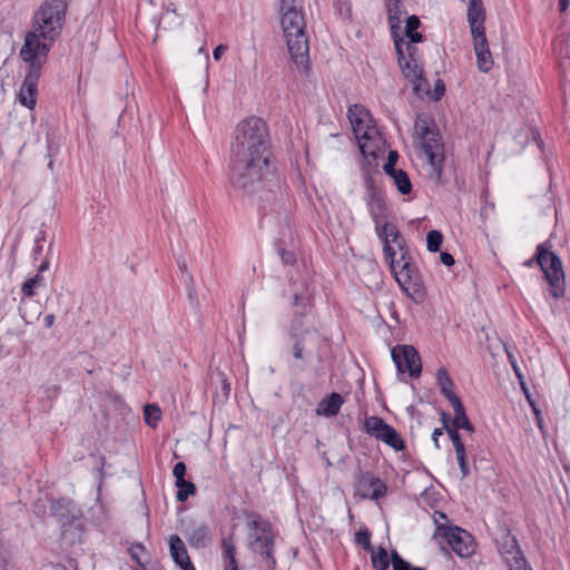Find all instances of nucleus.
<instances>
[{
	"mask_svg": "<svg viewBox=\"0 0 570 570\" xmlns=\"http://www.w3.org/2000/svg\"><path fill=\"white\" fill-rule=\"evenodd\" d=\"M67 0H45L33 16L32 30L23 46L30 43V55L47 60L52 42L60 36L65 23Z\"/></svg>",
	"mask_w": 570,
	"mask_h": 570,
	"instance_id": "f257e3e1",
	"label": "nucleus"
},
{
	"mask_svg": "<svg viewBox=\"0 0 570 570\" xmlns=\"http://www.w3.org/2000/svg\"><path fill=\"white\" fill-rule=\"evenodd\" d=\"M379 238L384 243V254L395 274V279L409 295L421 294L422 282L416 267L410 263L405 239L390 223L375 227Z\"/></svg>",
	"mask_w": 570,
	"mask_h": 570,
	"instance_id": "f03ea898",
	"label": "nucleus"
},
{
	"mask_svg": "<svg viewBox=\"0 0 570 570\" xmlns=\"http://www.w3.org/2000/svg\"><path fill=\"white\" fill-rule=\"evenodd\" d=\"M387 10V21L391 35L397 53V60L403 75L413 83L414 90L420 92L422 85L426 83L422 77L423 69L416 59L417 50L411 45L407 46V55L403 50L404 37L401 36V24L406 14L403 0H385Z\"/></svg>",
	"mask_w": 570,
	"mask_h": 570,
	"instance_id": "7ed1b4c3",
	"label": "nucleus"
},
{
	"mask_svg": "<svg viewBox=\"0 0 570 570\" xmlns=\"http://www.w3.org/2000/svg\"><path fill=\"white\" fill-rule=\"evenodd\" d=\"M232 158L271 159L268 130L261 118L249 117L237 125L232 142Z\"/></svg>",
	"mask_w": 570,
	"mask_h": 570,
	"instance_id": "20e7f679",
	"label": "nucleus"
},
{
	"mask_svg": "<svg viewBox=\"0 0 570 570\" xmlns=\"http://www.w3.org/2000/svg\"><path fill=\"white\" fill-rule=\"evenodd\" d=\"M272 174L269 160L230 158L229 183L234 189L244 195L257 193L264 180Z\"/></svg>",
	"mask_w": 570,
	"mask_h": 570,
	"instance_id": "39448f33",
	"label": "nucleus"
},
{
	"mask_svg": "<svg viewBox=\"0 0 570 570\" xmlns=\"http://www.w3.org/2000/svg\"><path fill=\"white\" fill-rule=\"evenodd\" d=\"M347 117L362 155L376 158L381 150L382 137L376 127L372 125L370 112L361 105H353L348 108Z\"/></svg>",
	"mask_w": 570,
	"mask_h": 570,
	"instance_id": "423d86ee",
	"label": "nucleus"
},
{
	"mask_svg": "<svg viewBox=\"0 0 570 570\" xmlns=\"http://www.w3.org/2000/svg\"><path fill=\"white\" fill-rule=\"evenodd\" d=\"M415 132L421 140L422 153L428 159L429 177L439 183L443 174L444 147L439 132L430 128L425 118L419 116L415 120Z\"/></svg>",
	"mask_w": 570,
	"mask_h": 570,
	"instance_id": "0eeeda50",
	"label": "nucleus"
},
{
	"mask_svg": "<svg viewBox=\"0 0 570 570\" xmlns=\"http://www.w3.org/2000/svg\"><path fill=\"white\" fill-rule=\"evenodd\" d=\"M50 511L61 528V537L69 544L80 542L83 534L82 511L70 499L61 498L51 501Z\"/></svg>",
	"mask_w": 570,
	"mask_h": 570,
	"instance_id": "6e6552de",
	"label": "nucleus"
},
{
	"mask_svg": "<svg viewBox=\"0 0 570 570\" xmlns=\"http://www.w3.org/2000/svg\"><path fill=\"white\" fill-rule=\"evenodd\" d=\"M537 261L541 267L544 277L550 286V294L554 298L564 295V273L561 259L551 250L547 249L543 244L538 245L535 256L528 259L524 265L530 267Z\"/></svg>",
	"mask_w": 570,
	"mask_h": 570,
	"instance_id": "1a4fd4ad",
	"label": "nucleus"
},
{
	"mask_svg": "<svg viewBox=\"0 0 570 570\" xmlns=\"http://www.w3.org/2000/svg\"><path fill=\"white\" fill-rule=\"evenodd\" d=\"M247 527L248 548L253 552L259 553L262 558L267 562L269 569L275 568L276 561L273 556L274 535L269 521L264 520L261 515L255 514L253 520L247 522Z\"/></svg>",
	"mask_w": 570,
	"mask_h": 570,
	"instance_id": "9d476101",
	"label": "nucleus"
},
{
	"mask_svg": "<svg viewBox=\"0 0 570 570\" xmlns=\"http://www.w3.org/2000/svg\"><path fill=\"white\" fill-rule=\"evenodd\" d=\"M30 43L22 46L20 50L21 59L29 65L28 72L18 92L19 102L29 108L33 109L36 106V97L38 91V81L41 75L42 66L46 59L42 56L35 57L30 55Z\"/></svg>",
	"mask_w": 570,
	"mask_h": 570,
	"instance_id": "9b49d317",
	"label": "nucleus"
},
{
	"mask_svg": "<svg viewBox=\"0 0 570 570\" xmlns=\"http://www.w3.org/2000/svg\"><path fill=\"white\" fill-rule=\"evenodd\" d=\"M364 430L376 440L382 441L395 451H402L405 448L404 441L399 432L383 419L370 416L365 419Z\"/></svg>",
	"mask_w": 570,
	"mask_h": 570,
	"instance_id": "f8f14e48",
	"label": "nucleus"
},
{
	"mask_svg": "<svg viewBox=\"0 0 570 570\" xmlns=\"http://www.w3.org/2000/svg\"><path fill=\"white\" fill-rule=\"evenodd\" d=\"M438 532L459 557L466 558L474 552L473 538L465 530L458 527H439Z\"/></svg>",
	"mask_w": 570,
	"mask_h": 570,
	"instance_id": "ddd939ff",
	"label": "nucleus"
},
{
	"mask_svg": "<svg viewBox=\"0 0 570 570\" xmlns=\"http://www.w3.org/2000/svg\"><path fill=\"white\" fill-rule=\"evenodd\" d=\"M391 356L400 373H410L412 377H419L422 364L417 351L411 345H396L391 351Z\"/></svg>",
	"mask_w": 570,
	"mask_h": 570,
	"instance_id": "4468645a",
	"label": "nucleus"
},
{
	"mask_svg": "<svg viewBox=\"0 0 570 570\" xmlns=\"http://www.w3.org/2000/svg\"><path fill=\"white\" fill-rule=\"evenodd\" d=\"M288 52L297 69L306 70L308 67V42L304 33L285 36Z\"/></svg>",
	"mask_w": 570,
	"mask_h": 570,
	"instance_id": "2eb2a0df",
	"label": "nucleus"
},
{
	"mask_svg": "<svg viewBox=\"0 0 570 570\" xmlns=\"http://www.w3.org/2000/svg\"><path fill=\"white\" fill-rule=\"evenodd\" d=\"M366 194L365 200L367 204L368 212L375 223V227L380 225V220L385 217V203L380 193V190L375 187L372 178L366 177Z\"/></svg>",
	"mask_w": 570,
	"mask_h": 570,
	"instance_id": "dca6fc26",
	"label": "nucleus"
},
{
	"mask_svg": "<svg viewBox=\"0 0 570 570\" xmlns=\"http://www.w3.org/2000/svg\"><path fill=\"white\" fill-rule=\"evenodd\" d=\"M500 553L509 569L514 567L515 570H519L520 564L523 566L524 562H527L519 548L517 539L509 534L503 538V543L500 547Z\"/></svg>",
	"mask_w": 570,
	"mask_h": 570,
	"instance_id": "f3484780",
	"label": "nucleus"
},
{
	"mask_svg": "<svg viewBox=\"0 0 570 570\" xmlns=\"http://www.w3.org/2000/svg\"><path fill=\"white\" fill-rule=\"evenodd\" d=\"M485 9L482 0H469L468 22L472 37L485 35L484 30Z\"/></svg>",
	"mask_w": 570,
	"mask_h": 570,
	"instance_id": "a211bd4d",
	"label": "nucleus"
},
{
	"mask_svg": "<svg viewBox=\"0 0 570 570\" xmlns=\"http://www.w3.org/2000/svg\"><path fill=\"white\" fill-rule=\"evenodd\" d=\"M473 46L476 56L478 68L482 72H488L493 67V59L489 49L485 35L474 36Z\"/></svg>",
	"mask_w": 570,
	"mask_h": 570,
	"instance_id": "6ab92c4d",
	"label": "nucleus"
},
{
	"mask_svg": "<svg viewBox=\"0 0 570 570\" xmlns=\"http://www.w3.org/2000/svg\"><path fill=\"white\" fill-rule=\"evenodd\" d=\"M170 556L175 563L183 570H195L188 556L184 541L178 535H171L169 539Z\"/></svg>",
	"mask_w": 570,
	"mask_h": 570,
	"instance_id": "aec40b11",
	"label": "nucleus"
},
{
	"mask_svg": "<svg viewBox=\"0 0 570 570\" xmlns=\"http://www.w3.org/2000/svg\"><path fill=\"white\" fill-rule=\"evenodd\" d=\"M284 36L304 33L305 22L301 11H288L281 19Z\"/></svg>",
	"mask_w": 570,
	"mask_h": 570,
	"instance_id": "412c9836",
	"label": "nucleus"
},
{
	"mask_svg": "<svg viewBox=\"0 0 570 570\" xmlns=\"http://www.w3.org/2000/svg\"><path fill=\"white\" fill-rule=\"evenodd\" d=\"M361 488L372 489L371 493H362L363 498H368L372 500H379L386 494V485L377 478L372 474H364L360 480Z\"/></svg>",
	"mask_w": 570,
	"mask_h": 570,
	"instance_id": "4be33fe9",
	"label": "nucleus"
},
{
	"mask_svg": "<svg viewBox=\"0 0 570 570\" xmlns=\"http://www.w3.org/2000/svg\"><path fill=\"white\" fill-rule=\"evenodd\" d=\"M343 402V396L333 392L318 403L316 413L326 417L334 416L340 412Z\"/></svg>",
	"mask_w": 570,
	"mask_h": 570,
	"instance_id": "5701e85b",
	"label": "nucleus"
},
{
	"mask_svg": "<svg viewBox=\"0 0 570 570\" xmlns=\"http://www.w3.org/2000/svg\"><path fill=\"white\" fill-rule=\"evenodd\" d=\"M405 28H404V37L407 39V42L404 41L403 50L405 52V56L407 55V46L411 45L414 47L415 43L422 41V35L417 31L421 22L419 17L416 16H410L405 20Z\"/></svg>",
	"mask_w": 570,
	"mask_h": 570,
	"instance_id": "b1692460",
	"label": "nucleus"
},
{
	"mask_svg": "<svg viewBox=\"0 0 570 570\" xmlns=\"http://www.w3.org/2000/svg\"><path fill=\"white\" fill-rule=\"evenodd\" d=\"M436 379L441 393L449 400L450 404L453 405L455 401H461L453 391V382L444 367H440L436 372Z\"/></svg>",
	"mask_w": 570,
	"mask_h": 570,
	"instance_id": "393cba45",
	"label": "nucleus"
},
{
	"mask_svg": "<svg viewBox=\"0 0 570 570\" xmlns=\"http://www.w3.org/2000/svg\"><path fill=\"white\" fill-rule=\"evenodd\" d=\"M454 411V417L452 420V429H455L458 432L460 429L465 430L470 433L474 432V428L471 424L464 406L461 401H455V403L452 405Z\"/></svg>",
	"mask_w": 570,
	"mask_h": 570,
	"instance_id": "a878e982",
	"label": "nucleus"
},
{
	"mask_svg": "<svg viewBox=\"0 0 570 570\" xmlns=\"http://www.w3.org/2000/svg\"><path fill=\"white\" fill-rule=\"evenodd\" d=\"M188 541L190 546L195 548H205L208 546L212 541V533L208 525L200 524L194 528L189 533Z\"/></svg>",
	"mask_w": 570,
	"mask_h": 570,
	"instance_id": "bb28decb",
	"label": "nucleus"
},
{
	"mask_svg": "<svg viewBox=\"0 0 570 570\" xmlns=\"http://www.w3.org/2000/svg\"><path fill=\"white\" fill-rule=\"evenodd\" d=\"M222 548L223 558L225 561V570H239L235 558L236 548L232 534L223 539Z\"/></svg>",
	"mask_w": 570,
	"mask_h": 570,
	"instance_id": "cd10ccee",
	"label": "nucleus"
},
{
	"mask_svg": "<svg viewBox=\"0 0 570 570\" xmlns=\"http://www.w3.org/2000/svg\"><path fill=\"white\" fill-rule=\"evenodd\" d=\"M179 268L181 271L183 282L187 288L188 298L194 305H198V298L196 294L194 277L191 273L188 272L185 263L179 264Z\"/></svg>",
	"mask_w": 570,
	"mask_h": 570,
	"instance_id": "c85d7f7f",
	"label": "nucleus"
},
{
	"mask_svg": "<svg viewBox=\"0 0 570 570\" xmlns=\"http://www.w3.org/2000/svg\"><path fill=\"white\" fill-rule=\"evenodd\" d=\"M391 178L393 180V184L396 186L397 190L401 194L407 195L411 193L412 184L410 181L407 174L404 170H397V173Z\"/></svg>",
	"mask_w": 570,
	"mask_h": 570,
	"instance_id": "c756f323",
	"label": "nucleus"
},
{
	"mask_svg": "<svg viewBox=\"0 0 570 570\" xmlns=\"http://www.w3.org/2000/svg\"><path fill=\"white\" fill-rule=\"evenodd\" d=\"M372 564L376 570H387L390 567V560L387 551L384 548H379L376 552L372 551Z\"/></svg>",
	"mask_w": 570,
	"mask_h": 570,
	"instance_id": "7c9ffc66",
	"label": "nucleus"
},
{
	"mask_svg": "<svg viewBox=\"0 0 570 570\" xmlns=\"http://www.w3.org/2000/svg\"><path fill=\"white\" fill-rule=\"evenodd\" d=\"M175 485L178 488L176 498L179 502L186 501L196 491L195 484L190 481L183 480V482H175Z\"/></svg>",
	"mask_w": 570,
	"mask_h": 570,
	"instance_id": "2f4dec72",
	"label": "nucleus"
},
{
	"mask_svg": "<svg viewBox=\"0 0 570 570\" xmlns=\"http://www.w3.org/2000/svg\"><path fill=\"white\" fill-rule=\"evenodd\" d=\"M144 415L146 423L149 426L155 428L160 420V409L157 405L148 404L144 409Z\"/></svg>",
	"mask_w": 570,
	"mask_h": 570,
	"instance_id": "473e14b6",
	"label": "nucleus"
},
{
	"mask_svg": "<svg viewBox=\"0 0 570 570\" xmlns=\"http://www.w3.org/2000/svg\"><path fill=\"white\" fill-rule=\"evenodd\" d=\"M443 242V236L439 230H430L426 235V247L430 252H439Z\"/></svg>",
	"mask_w": 570,
	"mask_h": 570,
	"instance_id": "72a5a7b5",
	"label": "nucleus"
},
{
	"mask_svg": "<svg viewBox=\"0 0 570 570\" xmlns=\"http://www.w3.org/2000/svg\"><path fill=\"white\" fill-rule=\"evenodd\" d=\"M293 299L294 305L296 306L305 305V303L309 299L308 289L305 284L302 283L297 288L294 289Z\"/></svg>",
	"mask_w": 570,
	"mask_h": 570,
	"instance_id": "f704fd0d",
	"label": "nucleus"
},
{
	"mask_svg": "<svg viewBox=\"0 0 570 570\" xmlns=\"http://www.w3.org/2000/svg\"><path fill=\"white\" fill-rule=\"evenodd\" d=\"M448 434L452 441L455 454L465 452V446L460 433L455 429H448Z\"/></svg>",
	"mask_w": 570,
	"mask_h": 570,
	"instance_id": "c9c22d12",
	"label": "nucleus"
},
{
	"mask_svg": "<svg viewBox=\"0 0 570 570\" xmlns=\"http://www.w3.org/2000/svg\"><path fill=\"white\" fill-rule=\"evenodd\" d=\"M355 542L362 546L364 550L372 551L370 532L367 529H361L355 533Z\"/></svg>",
	"mask_w": 570,
	"mask_h": 570,
	"instance_id": "e433bc0d",
	"label": "nucleus"
},
{
	"mask_svg": "<svg viewBox=\"0 0 570 570\" xmlns=\"http://www.w3.org/2000/svg\"><path fill=\"white\" fill-rule=\"evenodd\" d=\"M391 562L393 566V570H404V569H409L410 566H412L410 562H407L403 558H401L395 550L392 551V553H391Z\"/></svg>",
	"mask_w": 570,
	"mask_h": 570,
	"instance_id": "4c0bfd02",
	"label": "nucleus"
},
{
	"mask_svg": "<svg viewBox=\"0 0 570 570\" xmlns=\"http://www.w3.org/2000/svg\"><path fill=\"white\" fill-rule=\"evenodd\" d=\"M41 287L37 285V281L28 278L21 286V292L24 296L32 297L36 295V289Z\"/></svg>",
	"mask_w": 570,
	"mask_h": 570,
	"instance_id": "58836bf2",
	"label": "nucleus"
},
{
	"mask_svg": "<svg viewBox=\"0 0 570 570\" xmlns=\"http://www.w3.org/2000/svg\"><path fill=\"white\" fill-rule=\"evenodd\" d=\"M59 141L55 136L47 135V157L53 158L59 151Z\"/></svg>",
	"mask_w": 570,
	"mask_h": 570,
	"instance_id": "ea45409f",
	"label": "nucleus"
},
{
	"mask_svg": "<svg viewBox=\"0 0 570 570\" xmlns=\"http://www.w3.org/2000/svg\"><path fill=\"white\" fill-rule=\"evenodd\" d=\"M299 0H281V14L288 11H301Z\"/></svg>",
	"mask_w": 570,
	"mask_h": 570,
	"instance_id": "a19ab883",
	"label": "nucleus"
},
{
	"mask_svg": "<svg viewBox=\"0 0 570 570\" xmlns=\"http://www.w3.org/2000/svg\"><path fill=\"white\" fill-rule=\"evenodd\" d=\"M504 348H505V352H507V356H508L509 363L511 364L515 376L518 377V380H522L523 379V374L521 372L520 366L518 365L515 355L513 354V352L509 347L505 346Z\"/></svg>",
	"mask_w": 570,
	"mask_h": 570,
	"instance_id": "79ce46f5",
	"label": "nucleus"
},
{
	"mask_svg": "<svg viewBox=\"0 0 570 570\" xmlns=\"http://www.w3.org/2000/svg\"><path fill=\"white\" fill-rule=\"evenodd\" d=\"M278 252V255L282 259V262L285 264V265H294L295 262H296V255L294 252L292 250H286L284 248H278L277 249Z\"/></svg>",
	"mask_w": 570,
	"mask_h": 570,
	"instance_id": "37998d69",
	"label": "nucleus"
},
{
	"mask_svg": "<svg viewBox=\"0 0 570 570\" xmlns=\"http://www.w3.org/2000/svg\"><path fill=\"white\" fill-rule=\"evenodd\" d=\"M455 455L462 473V478H466L470 474V468L466 460V452L458 453Z\"/></svg>",
	"mask_w": 570,
	"mask_h": 570,
	"instance_id": "c03bdc74",
	"label": "nucleus"
},
{
	"mask_svg": "<svg viewBox=\"0 0 570 570\" xmlns=\"http://www.w3.org/2000/svg\"><path fill=\"white\" fill-rule=\"evenodd\" d=\"M185 473H186V465L184 462H178L175 464L173 469V475L176 479V482H183L185 480Z\"/></svg>",
	"mask_w": 570,
	"mask_h": 570,
	"instance_id": "a18cd8bd",
	"label": "nucleus"
},
{
	"mask_svg": "<svg viewBox=\"0 0 570 570\" xmlns=\"http://www.w3.org/2000/svg\"><path fill=\"white\" fill-rule=\"evenodd\" d=\"M303 331V316H295L292 323L293 335H297Z\"/></svg>",
	"mask_w": 570,
	"mask_h": 570,
	"instance_id": "49530a36",
	"label": "nucleus"
},
{
	"mask_svg": "<svg viewBox=\"0 0 570 570\" xmlns=\"http://www.w3.org/2000/svg\"><path fill=\"white\" fill-rule=\"evenodd\" d=\"M440 259L442 264H444L445 266H452L454 265L455 262L454 257L448 252H441Z\"/></svg>",
	"mask_w": 570,
	"mask_h": 570,
	"instance_id": "de8ad7c7",
	"label": "nucleus"
},
{
	"mask_svg": "<svg viewBox=\"0 0 570 570\" xmlns=\"http://www.w3.org/2000/svg\"><path fill=\"white\" fill-rule=\"evenodd\" d=\"M337 10L340 14L344 18H348L351 16V7L346 2H342L337 6Z\"/></svg>",
	"mask_w": 570,
	"mask_h": 570,
	"instance_id": "09e8293b",
	"label": "nucleus"
},
{
	"mask_svg": "<svg viewBox=\"0 0 570 570\" xmlns=\"http://www.w3.org/2000/svg\"><path fill=\"white\" fill-rule=\"evenodd\" d=\"M227 47L224 45L217 46L213 51V57L216 61L220 59V57L226 52Z\"/></svg>",
	"mask_w": 570,
	"mask_h": 570,
	"instance_id": "8fccbe9b",
	"label": "nucleus"
},
{
	"mask_svg": "<svg viewBox=\"0 0 570 570\" xmlns=\"http://www.w3.org/2000/svg\"><path fill=\"white\" fill-rule=\"evenodd\" d=\"M384 171L387 176L392 177L394 176L399 169L395 168V164L385 163L383 166Z\"/></svg>",
	"mask_w": 570,
	"mask_h": 570,
	"instance_id": "3c124183",
	"label": "nucleus"
},
{
	"mask_svg": "<svg viewBox=\"0 0 570 570\" xmlns=\"http://www.w3.org/2000/svg\"><path fill=\"white\" fill-rule=\"evenodd\" d=\"M42 248H43V239L37 238L35 240V247H33L35 259H37V255H39L42 252Z\"/></svg>",
	"mask_w": 570,
	"mask_h": 570,
	"instance_id": "603ef678",
	"label": "nucleus"
},
{
	"mask_svg": "<svg viewBox=\"0 0 570 570\" xmlns=\"http://www.w3.org/2000/svg\"><path fill=\"white\" fill-rule=\"evenodd\" d=\"M443 434V429H435L432 433V440L434 442V445L439 449V436Z\"/></svg>",
	"mask_w": 570,
	"mask_h": 570,
	"instance_id": "864d4df0",
	"label": "nucleus"
},
{
	"mask_svg": "<svg viewBox=\"0 0 570 570\" xmlns=\"http://www.w3.org/2000/svg\"><path fill=\"white\" fill-rule=\"evenodd\" d=\"M136 550H140V551H142V550H144V546H142V544H140V543H138V544H136L135 547H132V548L130 549L131 558H132L134 560H136L138 563H140V560H139V558H138V556H137V553H136Z\"/></svg>",
	"mask_w": 570,
	"mask_h": 570,
	"instance_id": "5fc2aeb1",
	"label": "nucleus"
},
{
	"mask_svg": "<svg viewBox=\"0 0 570 570\" xmlns=\"http://www.w3.org/2000/svg\"><path fill=\"white\" fill-rule=\"evenodd\" d=\"M294 356L296 358H302V356H303V346L301 345V343L298 341L294 345Z\"/></svg>",
	"mask_w": 570,
	"mask_h": 570,
	"instance_id": "6e6d98bb",
	"label": "nucleus"
},
{
	"mask_svg": "<svg viewBox=\"0 0 570 570\" xmlns=\"http://www.w3.org/2000/svg\"><path fill=\"white\" fill-rule=\"evenodd\" d=\"M441 421L443 424L442 429H444L446 432H448V429H452V425H449V415L445 412L441 413Z\"/></svg>",
	"mask_w": 570,
	"mask_h": 570,
	"instance_id": "4d7b16f0",
	"label": "nucleus"
},
{
	"mask_svg": "<svg viewBox=\"0 0 570 570\" xmlns=\"http://www.w3.org/2000/svg\"><path fill=\"white\" fill-rule=\"evenodd\" d=\"M53 323H55V315L53 314L46 315V317H45L46 327H48V328L51 327L53 325Z\"/></svg>",
	"mask_w": 570,
	"mask_h": 570,
	"instance_id": "13d9d810",
	"label": "nucleus"
},
{
	"mask_svg": "<svg viewBox=\"0 0 570 570\" xmlns=\"http://www.w3.org/2000/svg\"><path fill=\"white\" fill-rule=\"evenodd\" d=\"M397 158H399L397 153L394 151V150H391L389 153V157H387V161L386 163L396 164Z\"/></svg>",
	"mask_w": 570,
	"mask_h": 570,
	"instance_id": "bf43d9fd",
	"label": "nucleus"
},
{
	"mask_svg": "<svg viewBox=\"0 0 570 570\" xmlns=\"http://www.w3.org/2000/svg\"><path fill=\"white\" fill-rule=\"evenodd\" d=\"M445 91V87L443 83H438L436 85V89H435V92H436V96H435V99H440L441 96L444 94Z\"/></svg>",
	"mask_w": 570,
	"mask_h": 570,
	"instance_id": "052dcab7",
	"label": "nucleus"
},
{
	"mask_svg": "<svg viewBox=\"0 0 570 570\" xmlns=\"http://www.w3.org/2000/svg\"><path fill=\"white\" fill-rule=\"evenodd\" d=\"M569 4H570V0H559V10L561 12L567 11L569 8Z\"/></svg>",
	"mask_w": 570,
	"mask_h": 570,
	"instance_id": "680f3d73",
	"label": "nucleus"
},
{
	"mask_svg": "<svg viewBox=\"0 0 570 570\" xmlns=\"http://www.w3.org/2000/svg\"><path fill=\"white\" fill-rule=\"evenodd\" d=\"M48 268H49V261H48V259H43V261L40 263L39 267H38V272H39V273H43V272H46Z\"/></svg>",
	"mask_w": 570,
	"mask_h": 570,
	"instance_id": "e2e57ef3",
	"label": "nucleus"
},
{
	"mask_svg": "<svg viewBox=\"0 0 570 570\" xmlns=\"http://www.w3.org/2000/svg\"><path fill=\"white\" fill-rule=\"evenodd\" d=\"M31 279L37 281V285H40L41 287L45 286L42 273L38 272L33 277H31Z\"/></svg>",
	"mask_w": 570,
	"mask_h": 570,
	"instance_id": "0e129e2a",
	"label": "nucleus"
},
{
	"mask_svg": "<svg viewBox=\"0 0 570 570\" xmlns=\"http://www.w3.org/2000/svg\"><path fill=\"white\" fill-rule=\"evenodd\" d=\"M533 412H534V414H535V416H537L538 426L542 430V429H543V426H542V419H541V416H540V415H541V412H540V410H538L535 406H533Z\"/></svg>",
	"mask_w": 570,
	"mask_h": 570,
	"instance_id": "69168bd1",
	"label": "nucleus"
},
{
	"mask_svg": "<svg viewBox=\"0 0 570 570\" xmlns=\"http://www.w3.org/2000/svg\"><path fill=\"white\" fill-rule=\"evenodd\" d=\"M519 382H520L521 389H522V391L524 392V394H529V390H528V387H527V385H525V383H524L523 379H522V380H519Z\"/></svg>",
	"mask_w": 570,
	"mask_h": 570,
	"instance_id": "338daca9",
	"label": "nucleus"
},
{
	"mask_svg": "<svg viewBox=\"0 0 570 570\" xmlns=\"http://www.w3.org/2000/svg\"><path fill=\"white\" fill-rule=\"evenodd\" d=\"M404 570H425L424 568H421V567H414V566H410L409 569H404Z\"/></svg>",
	"mask_w": 570,
	"mask_h": 570,
	"instance_id": "774afa93",
	"label": "nucleus"
}]
</instances>
